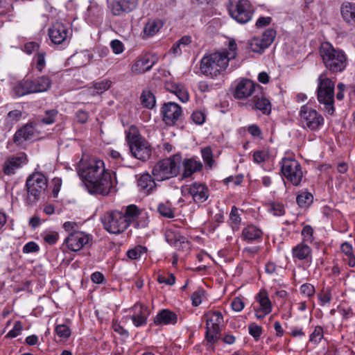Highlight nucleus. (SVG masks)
I'll return each mask as SVG.
<instances>
[{"mask_svg":"<svg viewBox=\"0 0 355 355\" xmlns=\"http://www.w3.org/2000/svg\"><path fill=\"white\" fill-rule=\"evenodd\" d=\"M92 240L89 234L81 231L72 232L64 239L67 248L73 252H77L83 248Z\"/></svg>","mask_w":355,"mask_h":355,"instance_id":"dca6fc26","label":"nucleus"},{"mask_svg":"<svg viewBox=\"0 0 355 355\" xmlns=\"http://www.w3.org/2000/svg\"><path fill=\"white\" fill-rule=\"evenodd\" d=\"M112 85L110 79H103L92 83V87H89V92L92 95L101 94L108 90Z\"/></svg>","mask_w":355,"mask_h":355,"instance_id":"f704fd0d","label":"nucleus"},{"mask_svg":"<svg viewBox=\"0 0 355 355\" xmlns=\"http://www.w3.org/2000/svg\"><path fill=\"white\" fill-rule=\"evenodd\" d=\"M254 82L248 79H243L236 84L234 96L238 99H245L251 96L255 91Z\"/></svg>","mask_w":355,"mask_h":355,"instance_id":"b1692460","label":"nucleus"},{"mask_svg":"<svg viewBox=\"0 0 355 355\" xmlns=\"http://www.w3.org/2000/svg\"><path fill=\"white\" fill-rule=\"evenodd\" d=\"M334 82L325 73L320 75L318 79L317 98L324 106V110L332 115L334 113Z\"/></svg>","mask_w":355,"mask_h":355,"instance_id":"39448f33","label":"nucleus"},{"mask_svg":"<svg viewBox=\"0 0 355 355\" xmlns=\"http://www.w3.org/2000/svg\"><path fill=\"white\" fill-rule=\"evenodd\" d=\"M165 237L166 241L172 245L177 246L178 242L184 243L185 238L181 236L178 233L175 232L171 229H167L165 232Z\"/></svg>","mask_w":355,"mask_h":355,"instance_id":"37998d69","label":"nucleus"},{"mask_svg":"<svg viewBox=\"0 0 355 355\" xmlns=\"http://www.w3.org/2000/svg\"><path fill=\"white\" fill-rule=\"evenodd\" d=\"M202 157L205 163L211 168L214 164L212 150L210 147H205L201 150Z\"/></svg>","mask_w":355,"mask_h":355,"instance_id":"6e6d98bb","label":"nucleus"},{"mask_svg":"<svg viewBox=\"0 0 355 355\" xmlns=\"http://www.w3.org/2000/svg\"><path fill=\"white\" fill-rule=\"evenodd\" d=\"M270 159V151L268 148L256 150L252 153V161L257 164L267 163Z\"/></svg>","mask_w":355,"mask_h":355,"instance_id":"4c0bfd02","label":"nucleus"},{"mask_svg":"<svg viewBox=\"0 0 355 355\" xmlns=\"http://www.w3.org/2000/svg\"><path fill=\"white\" fill-rule=\"evenodd\" d=\"M112 327L114 332L117 333L125 338H128V331L125 329L117 320H113Z\"/></svg>","mask_w":355,"mask_h":355,"instance_id":"680f3d73","label":"nucleus"},{"mask_svg":"<svg viewBox=\"0 0 355 355\" xmlns=\"http://www.w3.org/2000/svg\"><path fill=\"white\" fill-rule=\"evenodd\" d=\"M90 59V55L86 52L76 53L71 57V60L76 64L77 67L87 64L89 62Z\"/></svg>","mask_w":355,"mask_h":355,"instance_id":"c03bdc74","label":"nucleus"},{"mask_svg":"<svg viewBox=\"0 0 355 355\" xmlns=\"http://www.w3.org/2000/svg\"><path fill=\"white\" fill-rule=\"evenodd\" d=\"M153 62H150L148 57L144 56L138 59L132 66L131 71L136 74L143 73L151 69Z\"/></svg>","mask_w":355,"mask_h":355,"instance_id":"72a5a7b5","label":"nucleus"},{"mask_svg":"<svg viewBox=\"0 0 355 355\" xmlns=\"http://www.w3.org/2000/svg\"><path fill=\"white\" fill-rule=\"evenodd\" d=\"M166 89L171 93L175 94L182 103H186L189 99V94L186 87L180 83H169L166 84Z\"/></svg>","mask_w":355,"mask_h":355,"instance_id":"7c9ffc66","label":"nucleus"},{"mask_svg":"<svg viewBox=\"0 0 355 355\" xmlns=\"http://www.w3.org/2000/svg\"><path fill=\"white\" fill-rule=\"evenodd\" d=\"M58 114V112L55 109L46 110L42 121L47 125L52 124L55 121Z\"/></svg>","mask_w":355,"mask_h":355,"instance_id":"bf43d9fd","label":"nucleus"},{"mask_svg":"<svg viewBox=\"0 0 355 355\" xmlns=\"http://www.w3.org/2000/svg\"><path fill=\"white\" fill-rule=\"evenodd\" d=\"M125 138L128 145L144 139L141 136L137 127L133 125H130L128 129L125 130Z\"/></svg>","mask_w":355,"mask_h":355,"instance_id":"ea45409f","label":"nucleus"},{"mask_svg":"<svg viewBox=\"0 0 355 355\" xmlns=\"http://www.w3.org/2000/svg\"><path fill=\"white\" fill-rule=\"evenodd\" d=\"M177 314L168 309L159 311L154 318V324L157 326L175 325L178 322Z\"/></svg>","mask_w":355,"mask_h":355,"instance_id":"a878e982","label":"nucleus"},{"mask_svg":"<svg viewBox=\"0 0 355 355\" xmlns=\"http://www.w3.org/2000/svg\"><path fill=\"white\" fill-rule=\"evenodd\" d=\"M292 257L293 261H302L306 263L312 261V250L310 246L304 242H300L292 248Z\"/></svg>","mask_w":355,"mask_h":355,"instance_id":"5701e85b","label":"nucleus"},{"mask_svg":"<svg viewBox=\"0 0 355 355\" xmlns=\"http://www.w3.org/2000/svg\"><path fill=\"white\" fill-rule=\"evenodd\" d=\"M343 19L349 25H355V3L344 1L340 8Z\"/></svg>","mask_w":355,"mask_h":355,"instance_id":"c85d7f7f","label":"nucleus"},{"mask_svg":"<svg viewBox=\"0 0 355 355\" xmlns=\"http://www.w3.org/2000/svg\"><path fill=\"white\" fill-rule=\"evenodd\" d=\"M262 234V231L254 225H248L242 232L243 239L248 241L261 239Z\"/></svg>","mask_w":355,"mask_h":355,"instance_id":"e433bc0d","label":"nucleus"},{"mask_svg":"<svg viewBox=\"0 0 355 355\" xmlns=\"http://www.w3.org/2000/svg\"><path fill=\"white\" fill-rule=\"evenodd\" d=\"M182 157L177 154L157 162L153 168L152 173L157 181H164L176 177L180 171Z\"/></svg>","mask_w":355,"mask_h":355,"instance_id":"20e7f679","label":"nucleus"},{"mask_svg":"<svg viewBox=\"0 0 355 355\" xmlns=\"http://www.w3.org/2000/svg\"><path fill=\"white\" fill-rule=\"evenodd\" d=\"M33 62L38 71L41 72L46 66L45 53L44 52H38L34 56Z\"/></svg>","mask_w":355,"mask_h":355,"instance_id":"864d4df0","label":"nucleus"},{"mask_svg":"<svg viewBox=\"0 0 355 355\" xmlns=\"http://www.w3.org/2000/svg\"><path fill=\"white\" fill-rule=\"evenodd\" d=\"M300 293L307 297H313L315 293V287L309 284L305 283L300 288Z\"/></svg>","mask_w":355,"mask_h":355,"instance_id":"052dcab7","label":"nucleus"},{"mask_svg":"<svg viewBox=\"0 0 355 355\" xmlns=\"http://www.w3.org/2000/svg\"><path fill=\"white\" fill-rule=\"evenodd\" d=\"M110 47L114 54H121L124 51V45L119 40H113L110 42Z\"/></svg>","mask_w":355,"mask_h":355,"instance_id":"774afa93","label":"nucleus"},{"mask_svg":"<svg viewBox=\"0 0 355 355\" xmlns=\"http://www.w3.org/2000/svg\"><path fill=\"white\" fill-rule=\"evenodd\" d=\"M147 252V248L142 245H137L135 248L129 250L127 252V256L130 259L135 260L139 259L143 254Z\"/></svg>","mask_w":355,"mask_h":355,"instance_id":"de8ad7c7","label":"nucleus"},{"mask_svg":"<svg viewBox=\"0 0 355 355\" xmlns=\"http://www.w3.org/2000/svg\"><path fill=\"white\" fill-rule=\"evenodd\" d=\"M162 26L163 24L159 20H148L144 27L142 37L148 38L155 35Z\"/></svg>","mask_w":355,"mask_h":355,"instance_id":"473e14b6","label":"nucleus"},{"mask_svg":"<svg viewBox=\"0 0 355 355\" xmlns=\"http://www.w3.org/2000/svg\"><path fill=\"white\" fill-rule=\"evenodd\" d=\"M35 129L31 124H26L20 130H17L14 137L13 141L18 146H22L24 141L30 139L34 135Z\"/></svg>","mask_w":355,"mask_h":355,"instance_id":"cd10ccee","label":"nucleus"},{"mask_svg":"<svg viewBox=\"0 0 355 355\" xmlns=\"http://www.w3.org/2000/svg\"><path fill=\"white\" fill-rule=\"evenodd\" d=\"M205 114L200 110H196L191 114L193 121L197 125H202L205 121Z\"/></svg>","mask_w":355,"mask_h":355,"instance_id":"69168bd1","label":"nucleus"},{"mask_svg":"<svg viewBox=\"0 0 355 355\" xmlns=\"http://www.w3.org/2000/svg\"><path fill=\"white\" fill-rule=\"evenodd\" d=\"M163 120L167 125L173 124L181 116V107L173 102L164 103L162 108Z\"/></svg>","mask_w":355,"mask_h":355,"instance_id":"412c9836","label":"nucleus"},{"mask_svg":"<svg viewBox=\"0 0 355 355\" xmlns=\"http://www.w3.org/2000/svg\"><path fill=\"white\" fill-rule=\"evenodd\" d=\"M320 54L325 67L332 73L341 72L347 65L346 53L343 50L335 49L329 42L321 45Z\"/></svg>","mask_w":355,"mask_h":355,"instance_id":"7ed1b4c3","label":"nucleus"},{"mask_svg":"<svg viewBox=\"0 0 355 355\" xmlns=\"http://www.w3.org/2000/svg\"><path fill=\"white\" fill-rule=\"evenodd\" d=\"M131 310L132 312L131 319L134 326L139 327L146 325L150 314L148 307L142 304L136 303Z\"/></svg>","mask_w":355,"mask_h":355,"instance_id":"aec40b11","label":"nucleus"},{"mask_svg":"<svg viewBox=\"0 0 355 355\" xmlns=\"http://www.w3.org/2000/svg\"><path fill=\"white\" fill-rule=\"evenodd\" d=\"M55 331L57 336L61 339L67 340L71 334L70 328L66 324H58L55 327Z\"/></svg>","mask_w":355,"mask_h":355,"instance_id":"8fccbe9b","label":"nucleus"},{"mask_svg":"<svg viewBox=\"0 0 355 355\" xmlns=\"http://www.w3.org/2000/svg\"><path fill=\"white\" fill-rule=\"evenodd\" d=\"M300 126L307 132L320 131L324 125V118L317 110L309 105H302L299 112Z\"/></svg>","mask_w":355,"mask_h":355,"instance_id":"0eeeda50","label":"nucleus"},{"mask_svg":"<svg viewBox=\"0 0 355 355\" xmlns=\"http://www.w3.org/2000/svg\"><path fill=\"white\" fill-rule=\"evenodd\" d=\"M44 241L49 245H54L59 239V234L55 231L46 230L41 234Z\"/></svg>","mask_w":355,"mask_h":355,"instance_id":"603ef678","label":"nucleus"},{"mask_svg":"<svg viewBox=\"0 0 355 355\" xmlns=\"http://www.w3.org/2000/svg\"><path fill=\"white\" fill-rule=\"evenodd\" d=\"M157 282L159 284H165L168 286H172L175 283V277L172 273H169L167 277H165L163 275H158Z\"/></svg>","mask_w":355,"mask_h":355,"instance_id":"0e129e2a","label":"nucleus"},{"mask_svg":"<svg viewBox=\"0 0 355 355\" xmlns=\"http://www.w3.org/2000/svg\"><path fill=\"white\" fill-rule=\"evenodd\" d=\"M187 191L196 204L205 202L209 196V190L206 184L200 182H193L190 184Z\"/></svg>","mask_w":355,"mask_h":355,"instance_id":"6ab92c4d","label":"nucleus"},{"mask_svg":"<svg viewBox=\"0 0 355 355\" xmlns=\"http://www.w3.org/2000/svg\"><path fill=\"white\" fill-rule=\"evenodd\" d=\"M132 155L139 160L146 161L151 155V147L150 144L143 139L129 145Z\"/></svg>","mask_w":355,"mask_h":355,"instance_id":"a211bd4d","label":"nucleus"},{"mask_svg":"<svg viewBox=\"0 0 355 355\" xmlns=\"http://www.w3.org/2000/svg\"><path fill=\"white\" fill-rule=\"evenodd\" d=\"M140 100L143 106L148 109H152L155 105V97L150 91H143Z\"/></svg>","mask_w":355,"mask_h":355,"instance_id":"79ce46f5","label":"nucleus"},{"mask_svg":"<svg viewBox=\"0 0 355 355\" xmlns=\"http://www.w3.org/2000/svg\"><path fill=\"white\" fill-rule=\"evenodd\" d=\"M48 180L41 173H34L26 180L27 197L26 203L32 205L37 202L46 193Z\"/></svg>","mask_w":355,"mask_h":355,"instance_id":"423d86ee","label":"nucleus"},{"mask_svg":"<svg viewBox=\"0 0 355 355\" xmlns=\"http://www.w3.org/2000/svg\"><path fill=\"white\" fill-rule=\"evenodd\" d=\"M205 322V338L208 343H216L219 339L224 317L219 310H209L202 316Z\"/></svg>","mask_w":355,"mask_h":355,"instance_id":"1a4fd4ad","label":"nucleus"},{"mask_svg":"<svg viewBox=\"0 0 355 355\" xmlns=\"http://www.w3.org/2000/svg\"><path fill=\"white\" fill-rule=\"evenodd\" d=\"M51 86V80L47 76H42L35 79L25 78L17 83L13 91L18 96L33 93L44 92Z\"/></svg>","mask_w":355,"mask_h":355,"instance_id":"6e6552de","label":"nucleus"},{"mask_svg":"<svg viewBox=\"0 0 355 355\" xmlns=\"http://www.w3.org/2000/svg\"><path fill=\"white\" fill-rule=\"evenodd\" d=\"M237 55V44L234 39H229L227 48L205 56L201 60L200 71L206 76L218 78L227 69L229 62Z\"/></svg>","mask_w":355,"mask_h":355,"instance_id":"f03ea898","label":"nucleus"},{"mask_svg":"<svg viewBox=\"0 0 355 355\" xmlns=\"http://www.w3.org/2000/svg\"><path fill=\"white\" fill-rule=\"evenodd\" d=\"M228 12L231 17L240 24L250 21L253 15L250 0H230Z\"/></svg>","mask_w":355,"mask_h":355,"instance_id":"9b49d317","label":"nucleus"},{"mask_svg":"<svg viewBox=\"0 0 355 355\" xmlns=\"http://www.w3.org/2000/svg\"><path fill=\"white\" fill-rule=\"evenodd\" d=\"M318 300L320 305L322 306H325L327 304L329 303L331 300L332 295L331 291L330 289L327 288L326 290H323L318 295Z\"/></svg>","mask_w":355,"mask_h":355,"instance_id":"4d7b16f0","label":"nucleus"},{"mask_svg":"<svg viewBox=\"0 0 355 355\" xmlns=\"http://www.w3.org/2000/svg\"><path fill=\"white\" fill-rule=\"evenodd\" d=\"M102 223L105 230L110 234H119L128 227L123 213L118 210H113L105 213L102 218Z\"/></svg>","mask_w":355,"mask_h":355,"instance_id":"f8f14e48","label":"nucleus"},{"mask_svg":"<svg viewBox=\"0 0 355 355\" xmlns=\"http://www.w3.org/2000/svg\"><path fill=\"white\" fill-rule=\"evenodd\" d=\"M241 222V216L239 214L238 209L232 207L230 214V223L233 230H238Z\"/></svg>","mask_w":355,"mask_h":355,"instance_id":"a18cd8bd","label":"nucleus"},{"mask_svg":"<svg viewBox=\"0 0 355 355\" xmlns=\"http://www.w3.org/2000/svg\"><path fill=\"white\" fill-rule=\"evenodd\" d=\"M313 195L308 192L306 190H302L299 191L296 201L298 205L301 207H306L313 202Z\"/></svg>","mask_w":355,"mask_h":355,"instance_id":"a19ab883","label":"nucleus"},{"mask_svg":"<svg viewBox=\"0 0 355 355\" xmlns=\"http://www.w3.org/2000/svg\"><path fill=\"white\" fill-rule=\"evenodd\" d=\"M269 211L275 216H282L284 212V207L280 203H272L268 208Z\"/></svg>","mask_w":355,"mask_h":355,"instance_id":"e2e57ef3","label":"nucleus"},{"mask_svg":"<svg viewBox=\"0 0 355 355\" xmlns=\"http://www.w3.org/2000/svg\"><path fill=\"white\" fill-rule=\"evenodd\" d=\"M281 171L285 178L293 185L298 186L302 180L303 172L301 164L293 155H288L282 159Z\"/></svg>","mask_w":355,"mask_h":355,"instance_id":"9d476101","label":"nucleus"},{"mask_svg":"<svg viewBox=\"0 0 355 355\" xmlns=\"http://www.w3.org/2000/svg\"><path fill=\"white\" fill-rule=\"evenodd\" d=\"M252 308L254 312V317L258 320H263L272 312V304L266 289L261 288L256 294Z\"/></svg>","mask_w":355,"mask_h":355,"instance_id":"ddd939ff","label":"nucleus"},{"mask_svg":"<svg viewBox=\"0 0 355 355\" xmlns=\"http://www.w3.org/2000/svg\"><path fill=\"white\" fill-rule=\"evenodd\" d=\"M78 173L90 194L105 196L116 191V183L101 159L83 157L79 162Z\"/></svg>","mask_w":355,"mask_h":355,"instance_id":"f257e3e1","label":"nucleus"},{"mask_svg":"<svg viewBox=\"0 0 355 355\" xmlns=\"http://www.w3.org/2000/svg\"><path fill=\"white\" fill-rule=\"evenodd\" d=\"M27 162L25 153H20L17 156L8 157L3 165V171L5 175H10L15 173L16 170L25 164Z\"/></svg>","mask_w":355,"mask_h":355,"instance_id":"4be33fe9","label":"nucleus"},{"mask_svg":"<svg viewBox=\"0 0 355 355\" xmlns=\"http://www.w3.org/2000/svg\"><path fill=\"white\" fill-rule=\"evenodd\" d=\"M231 307L234 311L241 312L245 307V303L241 297H234L231 302Z\"/></svg>","mask_w":355,"mask_h":355,"instance_id":"338daca9","label":"nucleus"},{"mask_svg":"<svg viewBox=\"0 0 355 355\" xmlns=\"http://www.w3.org/2000/svg\"><path fill=\"white\" fill-rule=\"evenodd\" d=\"M138 0H119L112 1L110 4V8L114 15H121L127 13L136 8Z\"/></svg>","mask_w":355,"mask_h":355,"instance_id":"393cba45","label":"nucleus"},{"mask_svg":"<svg viewBox=\"0 0 355 355\" xmlns=\"http://www.w3.org/2000/svg\"><path fill=\"white\" fill-rule=\"evenodd\" d=\"M155 180L148 173H144L137 179V187L141 191L149 195L156 189Z\"/></svg>","mask_w":355,"mask_h":355,"instance_id":"bb28decb","label":"nucleus"},{"mask_svg":"<svg viewBox=\"0 0 355 355\" xmlns=\"http://www.w3.org/2000/svg\"><path fill=\"white\" fill-rule=\"evenodd\" d=\"M124 218L128 223V227L133 224L135 227L144 228L149 223L147 212L135 205H130L125 209Z\"/></svg>","mask_w":355,"mask_h":355,"instance_id":"4468645a","label":"nucleus"},{"mask_svg":"<svg viewBox=\"0 0 355 355\" xmlns=\"http://www.w3.org/2000/svg\"><path fill=\"white\" fill-rule=\"evenodd\" d=\"M49 35L52 42L60 44L70 38L71 31L68 26L60 22H56L49 28Z\"/></svg>","mask_w":355,"mask_h":355,"instance_id":"f3484780","label":"nucleus"},{"mask_svg":"<svg viewBox=\"0 0 355 355\" xmlns=\"http://www.w3.org/2000/svg\"><path fill=\"white\" fill-rule=\"evenodd\" d=\"M205 292L202 288H199L194 291L191 297L192 305L194 306H199L202 303V300L205 298Z\"/></svg>","mask_w":355,"mask_h":355,"instance_id":"13d9d810","label":"nucleus"},{"mask_svg":"<svg viewBox=\"0 0 355 355\" xmlns=\"http://www.w3.org/2000/svg\"><path fill=\"white\" fill-rule=\"evenodd\" d=\"M191 42V37L190 36H183L173 45L170 52L174 55H180L182 52V49H185Z\"/></svg>","mask_w":355,"mask_h":355,"instance_id":"58836bf2","label":"nucleus"},{"mask_svg":"<svg viewBox=\"0 0 355 355\" xmlns=\"http://www.w3.org/2000/svg\"><path fill=\"white\" fill-rule=\"evenodd\" d=\"M302 236V241L304 243H312L313 238V229L311 225H305L301 232Z\"/></svg>","mask_w":355,"mask_h":355,"instance_id":"5fc2aeb1","label":"nucleus"},{"mask_svg":"<svg viewBox=\"0 0 355 355\" xmlns=\"http://www.w3.org/2000/svg\"><path fill=\"white\" fill-rule=\"evenodd\" d=\"M254 108L260 110L263 114H269L271 112L270 102L262 94L259 96L255 95L253 97Z\"/></svg>","mask_w":355,"mask_h":355,"instance_id":"c9c22d12","label":"nucleus"},{"mask_svg":"<svg viewBox=\"0 0 355 355\" xmlns=\"http://www.w3.org/2000/svg\"><path fill=\"white\" fill-rule=\"evenodd\" d=\"M157 211L160 215L168 218L175 216L171 205L168 202L159 204Z\"/></svg>","mask_w":355,"mask_h":355,"instance_id":"09e8293b","label":"nucleus"},{"mask_svg":"<svg viewBox=\"0 0 355 355\" xmlns=\"http://www.w3.org/2000/svg\"><path fill=\"white\" fill-rule=\"evenodd\" d=\"M85 19L92 24H96L102 20L103 10L100 6L96 3H90L85 15Z\"/></svg>","mask_w":355,"mask_h":355,"instance_id":"c756f323","label":"nucleus"},{"mask_svg":"<svg viewBox=\"0 0 355 355\" xmlns=\"http://www.w3.org/2000/svg\"><path fill=\"white\" fill-rule=\"evenodd\" d=\"M324 337V330L321 326H316L309 336V342L314 345L318 344Z\"/></svg>","mask_w":355,"mask_h":355,"instance_id":"49530a36","label":"nucleus"},{"mask_svg":"<svg viewBox=\"0 0 355 355\" xmlns=\"http://www.w3.org/2000/svg\"><path fill=\"white\" fill-rule=\"evenodd\" d=\"M184 166L183 176L189 178L194 173L200 171L202 168V164L200 160L195 158L186 159L182 162Z\"/></svg>","mask_w":355,"mask_h":355,"instance_id":"2f4dec72","label":"nucleus"},{"mask_svg":"<svg viewBox=\"0 0 355 355\" xmlns=\"http://www.w3.org/2000/svg\"><path fill=\"white\" fill-rule=\"evenodd\" d=\"M275 35V31L269 28L261 36L252 37L248 43L250 50L255 53H262L272 43Z\"/></svg>","mask_w":355,"mask_h":355,"instance_id":"2eb2a0df","label":"nucleus"},{"mask_svg":"<svg viewBox=\"0 0 355 355\" xmlns=\"http://www.w3.org/2000/svg\"><path fill=\"white\" fill-rule=\"evenodd\" d=\"M248 333L255 340H259L263 334V328L254 322H250L248 324Z\"/></svg>","mask_w":355,"mask_h":355,"instance_id":"3c124183","label":"nucleus"}]
</instances>
